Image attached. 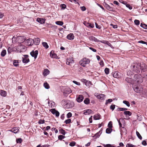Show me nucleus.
Instances as JSON below:
<instances>
[{
  "label": "nucleus",
  "instance_id": "nucleus-32",
  "mask_svg": "<svg viewBox=\"0 0 147 147\" xmlns=\"http://www.w3.org/2000/svg\"><path fill=\"white\" fill-rule=\"evenodd\" d=\"M84 104L88 105L90 103V100L89 98H87L84 99Z\"/></svg>",
  "mask_w": 147,
  "mask_h": 147
},
{
  "label": "nucleus",
  "instance_id": "nucleus-57",
  "mask_svg": "<svg viewBox=\"0 0 147 147\" xmlns=\"http://www.w3.org/2000/svg\"><path fill=\"white\" fill-rule=\"evenodd\" d=\"M76 143L74 142H70L69 144V145L71 146H73L76 145Z\"/></svg>",
  "mask_w": 147,
  "mask_h": 147
},
{
  "label": "nucleus",
  "instance_id": "nucleus-53",
  "mask_svg": "<svg viewBox=\"0 0 147 147\" xmlns=\"http://www.w3.org/2000/svg\"><path fill=\"white\" fill-rule=\"evenodd\" d=\"M108 126L109 128H111L112 127V124L111 121H110L108 125Z\"/></svg>",
  "mask_w": 147,
  "mask_h": 147
},
{
  "label": "nucleus",
  "instance_id": "nucleus-31",
  "mask_svg": "<svg viewBox=\"0 0 147 147\" xmlns=\"http://www.w3.org/2000/svg\"><path fill=\"white\" fill-rule=\"evenodd\" d=\"M42 46L46 49H48L49 48V46L47 43L45 42H42Z\"/></svg>",
  "mask_w": 147,
  "mask_h": 147
},
{
  "label": "nucleus",
  "instance_id": "nucleus-10",
  "mask_svg": "<svg viewBox=\"0 0 147 147\" xmlns=\"http://www.w3.org/2000/svg\"><path fill=\"white\" fill-rule=\"evenodd\" d=\"M84 97L82 95H79L76 99V100L78 102H82L83 100Z\"/></svg>",
  "mask_w": 147,
  "mask_h": 147
},
{
  "label": "nucleus",
  "instance_id": "nucleus-25",
  "mask_svg": "<svg viewBox=\"0 0 147 147\" xmlns=\"http://www.w3.org/2000/svg\"><path fill=\"white\" fill-rule=\"evenodd\" d=\"M125 81L128 83L131 84L132 82L133 79L131 78H125Z\"/></svg>",
  "mask_w": 147,
  "mask_h": 147
},
{
  "label": "nucleus",
  "instance_id": "nucleus-8",
  "mask_svg": "<svg viewBox=\"0 0 147 147\" xmlns=\"http://www.w3.org/2000/svg\"><path fill=\"white\" fill-rule=\"evenodd\" d=\"M38 52L37 50L35 51L33 50L30 53L31 55L33 57H34V59H36L37 57Z\"/></svg>",
  "mask_w": 147,
  "mask_h": 147
},
{
  "label": "nucleus",
  "instance_id": "nucleus-63",
  "mask_svg": "<svg viewBox=\"0 0 147 147\" xmlns=\"http://www.w3.org/2000/svg\"><path fill=\"white\" fill-rule=\"evenodd\" d=\"M82 11H85L86 9V7L85 6H82L81 7H80Z\"/></svg>",
  "mask_w": 147,
  "mask_h": 147
},
{
  "label": "nucleus",
  "instance_id": "nucleus-12",
  "mask_svg": "<svg viewBox=\"0 0 147 147\" xmlns=\"http://www.w3.org/2000/svg\"><path fill=\"white\" fill-rule=\"evenodd\" d=\"M74 36L72 33H70L68 34L67 36V38L70 40H72L74 39Z\"/></svg>",
  "mask_w": 147,
  "mask_h": 147
},
{
  "label": "nucleus",
  "instance_id": "nucleus-9",
  "mask_svg": "<svg viewBox=\"0 0 147 147\" xmlns=\"http://www.w3.org/2000/svg\"><path fill=\"white\" fill-rule=\"evenodd\" d=\"M25 43L26 45L31 46L33 44V41L31 38H29L25 41Z\"/></svg>",
  "mask_w": 147,
  "mask_h": 147
},
{
  "label": "nucleus",
  "instance_id": "nucleus-41",
  "mask_svg": "<svg viewBox=\"0 0 147 147\" xmlns=\"http://www.w3.org/2000/svg\"><path fill=\"white\" fill-rule=\"evenodd\" d=\"M140 26L144 29H147V25L145 24L141 23L140 24Z\"/></svg>",
  "mask_w": 147,
  "mask_h": 147
},
{
  "label": "nucleus",
  "instance_id": "nucleus-37",
  "mask_svg": "<svg viewBox=\"0 0 147 147\" xmlns=\"http://www.w3.org/2000/svg\"><path fill=\"white\" fill-rule=\"evenodd\" d=\"M44 86L45 88L47 89H48L50 88L49 84L47 82H45L44 83Z\"/></svg>",
  "mask_w": 147,
  "mask_h": 147
},
{
  "label": "nucleus",
  "instance_id": "nucleus-60",
  "mask_svg": "<svg viewBox=\"0 0 147 147\" xmlns=\"http://www.w3.org/2000/svg\"><path fill=\"white\" fill-rule=\"evenodd\" d=\"M22 142V139L21 138H18L16 140V142L17 143H21Z\"/></svg>",
  "mask_w": 147,
  "mask_h": 147
},
{
  "label": "nucleus",
  "instance_id": "nucleus-6",
  "mask_svg": "<svg viewBox=\"0 0 147 147\" xmlns=\"http://www.w3.org/2000/svg\"><path fill=\"white\" fill-rule=\"evenodd\" d=\"M94 95L98 99H99L100 100H102L105 99V95L104 94L95 93L94 94Z\"/></svg>",
  "mask_w": 147,
  "mask_h": 147
},
{
  "label": "nucleus",
  "instance_id": "nucleus-47",
  "mask_svg": "<svg viewBox=\"0 0 147 147\" xmlns=\"http://www.w3.org/2000/svg\"><path fill=\"white\" fill-rule=\"evenodd\" d=\"M60 133L63 135H65L66 133V132L65 131V130H64L63 129H61L60 130Z\"/></svg>",
  "mask_w": 147,
  "mask_h": 147
},
{
  "label": "nucleus",
  "instance_id": "nucleus-51",
  "mask_svg": "<svg viewBox=\"0 0 147 147\" xmlns=\"http://www.w3.org/2000/svg\"><path fill=\"white\" fill-rule=\"evenodd\" d=\"M65 138V136L62 135H59L58 137L59 139L60 140H61L62 139H64Z\"/></svg>",
  "mask_w": 147,
  "mask_h": 147
},
{
  "label": "nucleus",
  "instance_id": "nucleus-54",
  "mask_svg": "<svg viewBox=\"0 0 147 147\" xmlns=\"http://www.w3.org/2000/svg\"><path fill=\"white\" fill-rule=\"evenodd\" d=\"M126 147H135V146L131 144H127Z\"/></svg>",
  "mask_w": 147,
  "mask_h": 147
},
{
  "label": "nucleus",
  "instance_id": "nucleus-61",
  "mask_svg": "<svg viewBox=\"0 0 147 147\" xmlns=\"http://www.w3.org/2000/svg\"><path fill=\"white\" fill-rule=\"evenodd\" d=\"M125 5L126 7L128 8L129 9L131 10L132 9V7L130 5L127 4Z\"/></svg>",
  "mask_w": 147,
  "mask_h": 147
},
{
  "label": "nucleus",
  "instance_id": "nucleus-62",
  "mask_svg": "<svg viewBox=\"0 0 147 147\" xmlns=\"http://www.w3.org/2000/svg\"><path fill=\"white\" fill-rule=\"evenodd\" d=\"M73 82L76 84L80 86V83L79 82H77L76 81L74 80L73 81Z\"/></svg>",
  "mask_w": 147,
  "mask_h": 147
},
{
  "label": "nucleus",
  "instance_id": "nucleus-39",
  "mask_svg": "<svg viewBox=\"0 0 147 147\" xmlns=\"http://www.w3.org/2000/svg\"><path fill=\"white\" fill-rule=\"evenodd\" d=\"M123 103L126 105L127 107H129L130 106V104L129 102L126 100H123Z\"/></svg>",
  "mask_w": 147,
  "mask_h": 147
},
{
  "label": "nucleus",
  "instance_id": "nucleus-27",
  "mask_svg": "<svg viewBox=\"0 0 147 147\" xmlns=\"http://www.w3.org/2000/svg\"><path fill=\"white\" fill-rule=\"evenodd\" d=\"M81 81L84 83L85 84L87 85V84L88 83L89 84H91V82L90 81H89L86 80V79H81Z\"/></svg>",
  "mask_w": 147,
  "mask_h": 147
},
{
  "label": "nucleus",
  "instance_id": "nucleus-48",
  "mask_svg": "<svg viewBox=\"0 0 147 147\" xmlns=\"http://www.w3.org/2000/svg\"><path fill=\"white\" fill-rule=\"evenodd\" d=\"M135 24L136 25H138L140 23V21L137 20H135L134 21Z\"/></svg>",
  "mask_w": 147,
  "mask_h": 147
},
{
  "label": "nucleus",
  "instance_id": "nucleus-40",
  "mask_svg": "<svg viewBox=\"0 0 147 147\" xmlns=\"http://www.w3.org/2000/svg\"><path fill=\"white\" fill-rule=\"evenodd\" d=\"M92 111L90 109H88L84 112V114L85 115L89 114L91 113Z\"/></svg>",
  "mask_w": 147,
  "mask_h": 147
},
{
  "label": "nucleus",
  "instance_id": "nucleus-16",
  "mask_svg": "<svg viewBox=\"0 0 147 147\" xmlns=\"http://www.w3.org/2000/svg\"><path fill=\"white\" fill-rule=\"evenodd\" d=\"M45 21V20L42 18H38L36 19V21L41 24L44 23Z\"/></svg>",
  "mask_w": 147,
  "mask_h": 147
},
{
  "label": "nucleus",
  "instance_id": "nucleus-36",
  "mask_svg": "<svg viewBox=\"0 0 147 147\" xmlns=\"http://www.w3.org/2000/svg\"><path fill=\"white\" fill-rule=\"evenodd\" d=\"M6 53V51L5 50H3L1 53V55L2 57H4Z\"/></svg>",
  "mask_w": 147,
  "mask_h": 147
},
{
  "label": "nucleus",
  "instance_id": "nucleus-34",
  "mask_svg": "<svg viewBox=\"0 0 147 147\" xmlns=\"http://www.w3.org/2000/svg\"><path fill=\"white\" fill-rule=\"evenodd\" d=\"M112 131V129L111 128H107L106 130V132L107 134H109L111 133Z\"/></svg>",
  "mask_w": 147,
  "mask_h": 147
},
{
  "label": "nucleus",
  "instance_id": "nucleus-59",
  "mask_svg": "<svg viewBox=\"0 0 147 147\" xmlns=\"http://www.w3.org/2000/svg\"><path fill=\"white\" fill-rule=\"evenodd\" d=\"M138 43L143 44H145L147 45V42L143 40H140L138 41Z\"/></svg>",
  "mask_w": 147,
  "mask_h": 147
},
{
  "label": "nucleus",
  "instance_id": "nucleus-7",
  "mask_svg": "<svg viewBox=\"0 0 147 147\" xmlns=\"http://www.w3.org/2000/svg\"><path fill=\"white\" fill-rule=\"evenodd\" d=\"M63 93L64 94H69L71 92V91L69 87H65L63 89Z\"/></svg>",
  "mask_w": 147,
  "mask_h": 147
},
{
  "label": "nucleus",
  "instance_id": "nucleus-23",
  "mask_svg": "<svg viewBox=\"0 0 147 147\" xmlns=\"http://www.w3.org/2000/svg\"><path fill=\"white\" fill-rule=\"evenodd\" d=\"M48 104L49 106L51 108L54 107L55 105V103L54 102H52L51 101H48Z\"/></svg>",
  "mask_w": 147,
  "mask_h": 147
},
{
  "label": "nucleus",
  "instance_id": "nucleus-45",
  "mask_svg": "<svg viewBox=\"0 0 147 147\" xmlns=\"http://www.w3.org/2000/svg\"><path fill=\"white\" fill-rule=\"evenodd\" d=\"M50 111L53 114L55 115L57 111L54 109H53L50 110Z\"/></svg>",
  "mask_w": 147,
  "mask_h": 147
},
{
  "label": "nucleus",
  "instance_id": "nucleus-28",
  "mask_svg": "<svg viewBox=\"0 0 147 147\" xmlns=\"http://www.w3.org/2000/svg\"><path fill=\"white\" fill-rule=\"evenodd\" d=\"M124 114L126 115H128L130 116L132 115V113L131 112L129 111H125L123 112Z\"/></svg>",
  "mask_w": 147,
  "mask_h": 147
},
{
  "label": "nucleus",
  "instance_id": "nucleus-4",
  "mask_svg": "<svg viewBox=\"0 0 147 147\" xmlns=\"http://www.w3.org/2000/svg\"><path fill=\"white\" fill-rule=\"evenodd\" d=\"M134 90L136 92L140 93L142 91L143 88L141 85H135L133 87Z\"/></svg>",
  "mask_w": 147,
  "mask_h": 147
},
{
  "label": "nucleus",
  "instance_id": "nucleus-43",
  "mask_svg": "<svg viewBox=\"0 0 147 147\" xmlns=\"http://www.w3.org/2000/svg\"><path fill=\"white\" fill-rule=\"evenodd\" d=\"M136 134L138 138L140 140H142V137L141 136V135L140 134L139 132L137 131H136Z\"/></svg>",
  "mask_w": 147,
  "mask_h": 147
},
{
  "label": "nucleus",
  "instance_id": "nucleus-29",
  "mask_svg": "<svg viewBox=\"0 0 147 147\" xmlns=\"http://www.w3.org/2000/svg\"><path fill=\"white\" fill-rule=\"evenodd\" d=\"M100 115L98 114H96L93 116V118L94 120H98L100 119Z\"/></svg>",
  "mask_w": 147,
  "mask_h": 147
},
{
  "label": "nucleus",
  "instance_id": "nucleus-17",
  "mask_svg": "<svg viewBox=\"0 0 147 147\" xmlns=\"http://www.w3.org/2000/svg\"><path fill=\"white\" fill-rule=\"evenodd\" d=\"M18 49H20V52L24 51L26 50L25 46L23 45L18 46Z\"/></svg>",
  "mask_w": 147,
  "mask_h": 147
},
{
  "label": "nucleus",
  "instance_id": "nucleus-56",
  "mask_svg": "<svg viewBox=\"0 0 147 147\" xmlns=\"http://www.w3.org/2000/svg\"><path fill=\"white\" fill-rule=\"evenodd\" d=\"M115 105H112L111 106L110 109L113 111L114 110L115 108Z\"/></svg>",
  "mask_w": 147,
  "mask_h": 147
},
{
  "label": "nucleus",
  "instance_id": "nucleus-22",
  "mask_svg": "<svg viewBox=\"0 0 147 147\" xmlns=\"http://www.w3.org/2000/svg\"><path fill=\"white\" fill-rule=\"evenodd\" d=\"M120 73L118 72H115L113 74V76L114 78H119L120 77Z\"/></svg>",
  "mask_w": 147,
  "mask_h": 147
},
{
  "label": "nucleus",
  "instance_id": "nucleus-18",
  "mask_svg": "<svg viewBox=\"0 0 147 147\" xmlns=\"http://www.w3.org/2000/svg\"><path fill=\"white\" fill-rule=\"evenodd\" d=\"M19 130L18 127H16L13 128L10 131L16 134L18 133Z\"/></svg>",
  "mask_w": 147,
  "mask_h": 147
},
{
  "label": "nucleus",
  "instance_id": "nucleus-35",
  "mask_svg": "<svg viewBox=\"0 0 147 147\" xmlns=\"http://www.w3.org/2000/svg\"><path fill=\"white\" fill-rule=\"evenodd\" d=\"M134 73L133 72H132L131 71H128L127 72V75L128 76H131V75H132Z\"/></svg>",
  "mask_w": 147,
  "mask_h": 147
},
{
  "label": "nucleus",
  "instance_id": "nucleus-46",
  "mask_svg": "<svg viewBox=\"0 0 147 147\" xmlns=\"http://www.w3.org/2000/svg\"><path fill=\"white\" fill-rule=\"evenodd\" d=\"M118 110L120 111H125L127 110V109L126 108H118Z\"/></svg>",
  "mask_w": 147,
  "mask_h": 147
},
{
  "label": "nucleus",
  "instance_id": "nucleus-2",
  "mask_svg": "<svg viewBox=\"0 0 147 147\" xmlns=\"http://www.w3.org/2000/svg\"><path fill=\"white\" fill-rule=\"evenodd\" d=\"M134 80L136 82L141 83L143 81L142 76L140 74H136L134 78Z\"/></svg>",
  "mask_w": 147,
  "mask_h": 147
},
{
  "label": "nucleus",
  "instance_id": "nucleus-1",
  "mask_svg": "<svg viewBox=\"0 0 147 147\" xmlns=\"http://www.w3.org/2000/svg\"><path fill=\"white\" fill-rule=\"evenodd\" d=\"M131 67L134 74L140 73V69L139 67V63H134L131 65Z\"/></svg>",
  "mask_w": 147,
  "mask_h": 147
},
{
  "label": "nucleus",
  "instance_id": "nucleus-24",
  "mask_svg": "<svg viewBox=\"0 0 147 147\" xmlns=\"http://www.w3.org/2000/svg\"><path fill=\"white\" fill-rule=\"evenodd\" d=\"M49 70L47 69H45L44 71L43 74V75L44 76H46L47 75L49 74Z\"/></svg>",
  "mask_w": 147,
  "mask_h": 147
},
{
  "label": "nucleus",
  "instance_id": "nucleus-52",
  "mask_svg": "<svg viewBox=\"0 0 147 147\" xmlns=\"http://www.w3.org/2000/svg\"><path fill=\"white\" fill-rule=\"evenodd\" d=\"M7 51L8 53H10L13 51V49L10 47H9L8 48Z\"/></svg>",
  "mask_w": 147,
  "mask_h": 147
},
{
  "label": "nucleus",
  "instance_id": "nucleus-55",
  "mask_svg": "<svg viewBox=\"0 0 147 147\" xmlns=\"http://www.w3.org/2000/svg\"><path fill=\"white\" fill-rule=\"evenodd\" d=\"M72 114L71 113L69 112L67 115V118H69L72 116Z\"/></svg>",
  "mask_w": 147,
  "mask_h": 147
},
{
  "label": "nucleus",
  "instance_id": "nucleus-19",
  "mask_svg": "<svg viewBox=\"0 0 147 147\" xmlns=\"http://www.w3.org/2000/svg\"><path fill=\"white\" fill-rule=\"evenodd\" d=\"M0 94L2 96L5 97L7 95V92L5 91L1 90H0Z\"/></svg>",
  "mask_w": 147,
  "mask_h": 147
},
{
  "label": "nucleus",
  "instance_id": "nucleus-42",
  "mask_svg": "<svg viewBox=\"0 0 147 147\" xmlns=\"http://www.w3.org/2000/svg\"><path fill=\"white\" fill-rule=\"evenodd\" d=\"M71 122V120L70 119H68L65 121L64 122V123H65L66 124H68L70 123Z\"/></svg>",
  "mask_w": 147,
  "mask_h": 147
},
{
  "label": "nucleus",
  "instance_id": "nucleus-58",
  "mask_svg": "<svg viewBox=\"0 0 147 147\" xmlns=\"http://www.w3.org/2000/svg\"><path fill=\"white\" fill-rule=\"evenodd\" d=\"M45 123V120H40L38 122V123L40 124H43Z\"/></svg>",
  "mask_w": 147,
  "mask_h": 147
},
{
  "label": "nucleus",
  "instance_id": "nucleus-33",
  "mask_svg": "<svg viewBox=\"0 0 147 147\" xmlns=\"http://www.w3.org/2000/svg\"><path fill=\"white\" fill-rule=\"evenodd\" d=\"M67 61H68L71 63H73L74 62V60L72 57H69L67 59Z\"/></svg>",
  "mask_w": 147,
  "mask_h": 147
},
{
  "label": "nucleus",
  "instance_id": "nucleus-15",
  "mask_svg": "<svg viewBox=\"0 0 147 147\" xmlns=\"http://www.w3.org/2000/svg\"><path fill=\"white\" fill-rule=\"evenodd\" d=\"M84 24L87 27H89L91 28H93L94 26L93 24H92L91 23L85 22L84 23Z\"/></svg>",
  "mask_w": 147,
  "mask_h": 147
},
{
  "label": "nucleus",
  "instance_id": "nucleus-38",
  "mask_svg": "<svg viewBox=\"0 0 147 147\" xmlns=\"http://www.w3.org/2000/svg\"><path fill=\"white\" fill-rule=\"evenodd\" d=\"M55 24L57 25L61 26L63 24V23L62 21H57L55 22Z\"/></svg>",
  "mask_w": 147,
  "mask_h": 147
},
{
  "label": "nucleus",
  "instance_id": "nucleus-13",
  "mask_svg": "<svg viewBox=\"0 0 147 147\" xmlns=\"http://www.w3.org/2000/svg\"><path fill=\"white\" fill-rule=\"evenodd\" d=\"M89 39L91 41H94L95 42H98L99 41V40L97 39L95 37L93 36H91L89 37Z\"/></svg>",
  "mask_w": 147,
  "mask_h": 147
},
{
  "label": "nucleus",
  "instance_id": "nucleus-14",
  "mask_svg": "<svg viewBox=\"0 0 147 147\" xmlns=\"http://www.w3.org/2000/svg\"><path fill=\"white\" fill-rule=\"evenodd\" d=\"M50 55L51 57L57 59V55L54 53V52L51 51L50 53Z\"/></svg>",
  "mask_w": 147,
  "mask_h": 147
},
{
  "label": "nucleus",
  "instance_id": "nucleus-11",
  "mask_svg": "<svg viewBox=\"0 0 147 147\" xmlns=\"http://www.w3.org/2000/svg\"><path fill=\"white\" fill-rule=\"evenodd\" d=\"M33 43L36 45H38L39 44L40 39L39 38H36L33 39Z\"/></svg>",
  "mask_w": 147,
  "mask_h": 147
},
{
  "label": "nucleus",
  "instance_id": "nucleus-20",
  "mask_svg": "<svg viewBox=\"0 0 147 147\" xmlns=\"http://www.w3.org/2000/svg\"><path fill=\"white\" fill-rule=\"evenodd\" d=\"M105 6L108 10L111 11H113V7H110L109 5H108L107 4H105Z\"/></svg>",
  "mask_w": 147,
  "mask_h": 147
},
{
  "label": "nucleus",
  "instance_id": "nucleus-5",
  "mask_svg": "<svg viewBox=\"0 0 147 147\" xmlns=\"http://www.w3.org/2000/svg\"><path fill=\"white\" fill-rule=\"evenodd\" d=\"M139 67L140 69V71L145 72L147 71L146 65L143 63H139Z\"/></svg>",
  "mask_w": 147,
  "mask_h": 147
},
{
  "label": "nucleus",
  "instance_id": "nucleus-44",
  "mask_svg": "<svg viewBox=\"0 0 147 147\" xmlns=\"http://www.w3.org/2000/svg\"><path fill=\"white\" fill-rule=\"evenodd\" d=\"M61 7V9L63 10L66 7V5L64 4H61L60 5Z\"/></svg>",
  "mask_w": 147,
  "mask_h": 147
},
{
  "label": "nucleus",
  "instance_id": "nucleus-26",
  "mask_svg": "<svg viewBox=\"0 0 147 147\" xmlns=\"http://www.w3.org/2000/svg\"><path fill=\"white\" fill-rule=\"evenodd\" d=\"M102 132V129H101L98 132H97L95 136L96 137V138H98L100 136V134H101V133Z\"/></svg>",
  "mask_w": 147,
  "mask_h": 147
},
{
  "label": "nucleus",
  "instance_id": "nucleus-3",
  "mask_svg": "<svg viewBox=\"0 0 147 147\" xmlns=\"http://www.w3.org/2000/svg\"><path fill=\"white\" fill-rule=\"evenodd\" d=\"M90 62L89 59L86 58H84L80 61V65L83 67L86 66V65Z\"/></svg>",
  "mask_w": 147,
  "mask_h": 147
},
{
  "label": "nucleus",
  "instance_id": "nucleus-30",
  "mask_svg": "<svg viewBox=\"0 0 147 147\" xmlns=\"http://www.w3.org/2000/svg\"><path fill=\"white\" fill-rule=\"evenodd\" d=\"M22 61L24 63H27L30 61V60L29 59L22 58Z\"/></svg>",
  "mask_w": 147,
  "mask_h": 147
},
{
  "label": "nucleus",
  "instance_id": "nucleus-64",
  "mask_svg": "<svg viewBox=\"0 0 147 147\" xmlns=\"http://www.w3.org/2000/svg\"><path fill=\"white\" fill-rule=\"evenodd\" d=\"M143 78L145 80H147V74L146 73H145L143 75Z\"/></svg>",
  "mask_w": 147,
  "mask_h": 147
},
{
  "label": "nucleus",
  "instance_id": "nucleus-49",
  "mask_svg": "<svg viewBox=\"0 0 147 147\" xmlns=\"http://www.w3.org/2000/svg\"><path fill=\"white\" fill-rule=\"evenodd\" d=\"M109 68H106L105 69V72L106 74H108L109 73Z\"/></svg>",
  "mask_w": 147,
  "mask_h": 147
},
{
  "label": "nucleus",
  "instance_id": "nucleus-50",
  "mask_svg": "<svg viewBox=\"0 0 147 147\" xmlns=\"http://www.w3.org/2000/svg\"><path fill=\"white\" fill-rule=\"evenodd\" d=\"M112 101V100L111 99H109L106 100L105 104L107 105L108 103H110Z\"/></svg>",
  "mask_w": 147,
  "mask_h": 147
},
{
  "label": "nucleus",
  "instance_id": "nucleus-21",
  "mask_svg": "<svg viewBox=\"0 0 147 147\" xmlns=\"http://www.w3.org/2000/svg\"><path fill=\"white\" fill-rule=\"evenodd\" d=\"M18 60H14L13 61V64L15 67H18L19 65Z\"/></svg>",
  "mask_w": 147,
  "mask_h": 147
}]
</instances>
